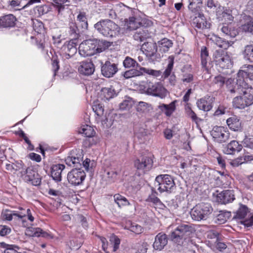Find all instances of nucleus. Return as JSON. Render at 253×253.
Listing matches in <instances>:
<instances>
[{
    "mask_svg": "<svg viewBox=\"0 0 253 253\" xmlns=\"http://www.w3.org/2000/svg\"><path fill=\"white\" fill-rule=\"evenodd\" d=\"M193 227L189 224L182 223L178 225L169 235L170 240L177 246H182L187 242L193 232Z\"/></svg>",
    "mask_w": 253,
    "mask_h": 253,
    "instance_id": "f257e3e1",
    "label": "nucleus"
},
{
    "mask_svg": "<svg viewBox=\"0 0 253 253\" xmlns=\"http://www.w3.org/2000/svg\"><path fill=\"white\" fill-rule=\"evenodd\" d=\"M98 33L107 38L116 36L120 32V27L113 21L109 19L101 20L94 25Z\"/></svg>",
    "mask_w": 253,
    "mask_h": 253,
    "instance_id": "f03ea898",
    "label": "nucleus"
},
{
    "mask_svg": "<svg viewBox=\"0 0 253 253\" xmlns=\"http://www.w3.org/2000/svg\"><path fill=\"white\" fill-rule=\"evenodd\" d=\"M143 89L145 93L163 99L168 94V90L160 82L146 81L144 83Z\"/></svg>",
    "mask_w": 253,
    "mask_h": 253,
    "instance_id": "7ed1b4c3",
    "label": "nucleus"
},
{
    "mask_svg": "<svg viewBox=\"0 0 253 253\" xmlns=\"http://www.w3.org/2000/svg\"><path fill=\"white\" fill-rule=\"evenodd\" d=\"M212 211V208L210 204L201 203L193 207L190 211V215L193 220L201 221L207 219Z\"/></svg>",
    "mask_w": 253,
    "mask_h": 253,
    "instance_id": "20e7f679",
    "label": "nucleus"
},
{
    "mask_svg": "<svg viewBox=\"0 0 253 253\" xmlns=\"http://www.w3.org/2000/svg\"><path fill=\"white\" fill-rule=\"evenodd\" d=\"M155 186H158V190L160 193H171L175 188L173 178L168 174H161L157 176L155 178Z\"/></svg>",
    "mask_w": 253,
    "mask_h": 253,
    "instance_id": "39448f33",
    "label": "nucleus"
},
{
    "mask_svg": "<svg viewBox=\"0 0 253 253\" xmlns=\"http://www.w3.org/2000/svg\"><path fill=\"white\" fill-rule=\"evenodd\" d=\"M252 88H249L248 91H244L242 94L234 98L233 105L234 107L243 109L249 107L253 104V94L251 92Z\"/></svg>",
    "mask_w": 253,
    "mask_h": 253,
    "instance_id": "423d86ee",
    "label": "nucleus"
},
{
    "mask_svg": "<svg viewBox=\"0 0 253 253\" xmlns=\"http://www.w3.org/2000/svg\"><path fill=\"white\" fill-rule=\"evenodd\" d=\"M213 61L216 66L222 69L229 68L233 64V62L227 52L222 49L215 51L213 54Z\"/></svg>",
    "mask_w": 253,
    "mask_h": 253,
    "instance_id": "0eeeda50",
    "label": "nucleus"
},
{
    "mask_svg": "<svg viewBox=\"0 0 253 253\" xmlns=\"http://www.w3.org/2000/svg\"><path fill=\"white\" fill-rule=\"evenodd\" d=\"M236 219L242 220L241 222L247 227H250L253 224V215L249 211L246 206L241 205L238 210L235 212L233 217Z\"/></svg>",
    "mask_w": 253,
    "mask_h": 253,
    "instance_id": "6e6552de",
    "label": "nucleus"
},
{
    "mask_svg": "<svg viewBox=\"0 0 253 253\" xmlns=\"http://www.w3.org/2000/svg\"><path fill=\"white\" fill-rule=\"evenodd\" d=\"M143 73L156 77L160 76L161 74L160 71L148 69L144 67H140L139 70L131 69L125 72L124 74V76L125 78L128 79L131 77L142 75Z\"/></svg>",
    "mask_w": 253,
    "mask_h": 253,
    "instance_id": "1a4fd4ad",
    "label": "nucleus"
},
{
    "mask_svg": "<svg viewBox=\"0 0 253 253\" xmlns=\"http://www.w3.org/2000/svg\"><path fill=\"white\" fill-rule=\"evenodd\" d=\"M85 177V173L81 169L75 168L68 173L67 179L70 183L74 185L81 184Z\"/></svg>",
    "mask_w": 253,
    "mask_h": 253,
    "instance_id": "9d476101",
    "label": "nucleus"
},
{
    "mask_svg": "<svg viewBox=\"0 0 253 253\" xmlns=\"http://www.w3.org/2000/svg\"><path fill=\"white\" fill-rule=\"evenodd\" d=\"M95 47L93 39L84 41L79 46V53L83 57L93 55L95 54Z\"/></svg>",
    "mask_w": 253,
    "mask_h": 253,
    "instance_id": "9b49d317",
    "label": "nucleus"
},
{
    "mask_svg": "<svg viewBox=\"0 0 253 253\" xmlns=\"http://www.w3.org/2000/svg\"><path fill=\"white\" fill-rule=\"evenodd\" d=\"M211 133L214 140L219 143L226 142L230 136L228 131L222 126H214Z\"/></svg>",
    "mask_w": 253,
    "mask_h": 253,
    "instance_id": "f8f14e48",
    "label": "nucleus"
},
{
    "mask_svg": "<svg viewBox=\"0 0 253 253\" xmlns=\"http://www.w3.org/2000/svg\"><path fill=\"white\" fill-rule=\"evenodd\" d=\"M251 87L244 79L237 76L236 83L232 86H229L228 88L231 93L241 95L244 91H248Z\"/></svg>",
    "mask_w": 253,
    "mask_h": 253,
    "instance_id": "ddd939ff",
    "label": "nucleus"
},
{
    "mask_svg": "<svg viewBox=\"0 0 253 253\" xmlns=\"http://www.w3.org/2000/svg\"><path fill=\"white\" fill-rule=\"evenodd\" d=\"M153 160L151 158L144 156L137 159L134 162L135 167L143 173L149 170L153 166Z\"/></svg>",
    "mask_w": 253,
    "mask_h": 253,
    "instance_id": "4468645a",
    "label": "nucleus"
},
{
    "mask_svg": "<svg viewBox=\"0 0 253 253\" xmlns=\"http://www.w3.org/2000/svg\"><path fill=\"white\" fill-rule=\"evenodd\" d=\"M80 132L84 134L86 137L84 141L85 147H90L93 145L94 142L92 137L95 132L91 126L88 125L84 126L80 130Z\"/></svg>",
    "mask_w": 253,
    "mask_h": 253,
    "instance_id": "2eb2a0df",
    "label": "nucleus"
},
{
    "mask_svg": "<svg viewBox=\"0 0 253 253\" xmlns=\"http://www.w3.org/2000/svg\"><path fill=\"white\" fill-rule=\"evenodd\" d=\"M216 201L221 204H226L235 200L234 192L231 190H224L216 196Z\"/></svg>",
    "mask_w": 253,
    "mask_h": 253,
    "instance_id": "dca6fc26",
    "label": "nucleus"
},
{
    "mask_svg": "<svg viewBox=\"0 0 253 253\" xmlns=\"http://www.w3.org/2000/svg\"><path fill=\"white\" fill-rule=\"evenodd\" d=\"M118 71V67L115 63H112L110 61L105 62L102 66L101 72L102 75L107 78L113 77Z\"/></svg>",
    "mask_w": 253,
    "mask_h": 253,
    "instance_id": "f3484780",
    "label": "nucleus"
},
{
    "mask_svg": "<svg viewBox=\"0 0 253 253\" xmlns=\"http://www.w3.org/2000/svg\"><path fill=\"white\" fill-rule=\"evenodd\" d=\"M141 49L146 56L152 57L157 51V45L153 42H145L142 45Z\"/></svg>",
    "mask_w": 253,
    "mask_h": 253,
    "instance_id": "a211bd4d",
    "label": "nucleus"
},
{
    "mask_svg": "<svg viewBox=\"0 0 253 253\" xmlns=\"http://www.w3.org/2000/svg\"><path fill=\"white\" fill-rule=\"evenodd\" d=\"M168 244V238L166 234L159 233L156 235L153 246L155 250L161 251Z\"/></svg>",
    "mask_w": 253,
    "mask_h": 253,
    "instance_id": "6ab92c4d",
    "label": "nucleus"
},
{
    "mask_svg": "<svg viewBox=\"0 0 253 253\" xmlns=\"http://www.w3.org/2000/svg\"><path fill=\"white\" fill-rule=\"evenodd\" d=\"M238 77L244 79L245 77L247 80L253 82V65H244L241 67L238 73Z\"/></svg>",
    "mask_w": 253,
    "mask_h": 253,
    "instance_id": "aec40b11",
    "label": "nucleus"
},
{
    "mask_svg": "<svg viewBox=\"0 0 253 253\" xmlns=\"http://www.w3.org/2000/svg\"><path fill=\"white\" fill-rule=\"evenodd\" d=\"M226 123L230 129L234 131H241L242 130V122L239 117L232 116L226 120Z\"/></svg>",
    "mask_w": 253,
    "mask_h": 253,
    "instance_id": "412c9836",
    "label": "nucleus"
},
{
    "mask_svg": "<svg viewBox=\"0 0 253 253\" xmlns=\"http://www.w3.org/2000/svg\"><path fill=\"white\" fill-rule=\"evenodd\" d=\"M80 64L78 71L81 74L89 76L93 73L95 67L92 62H82Z\"/></svg>",
    "mask_w": 253,
    "mask_h": 253,
    "instance_id": "4be33fe9",
    "label": "nucleus"
},
{
    "mask_svg": "<svg viewBox=\"0 0 253 253\" xmlns=\"http://www.w3.org/2000/svg\"><path fill=\"white\" fill-rule=\"evenodd\" d=\"M243 146L236 140L231 141L224 148V152L228 155H233L236 152H239L242 149Z\"/></svg>",
    "mask_w": 253,
    "mask_h": 253,
    "instance_id": "5701e85b",
    "label": "nucleus"
},
{
    "mask_svg": "<svg viewBox=\"0 0 253 253\" xmlns=\"http://www.w3.org/2000/svg\"><path fill=\"white\" fill-rule=\"evenodd\" d=\"M125 26L129 30H134L138 28L141 24V20L138 17L134 16L129 17L128 18L125 19Z\"/></svg>",
    "mask_w": 253,
    "mask_h": 253,
    "instance_id": "b1692460",
    "label": "nucleus"
},
{
    "mask_svg": "<svg viewBox=\"0 0 253 253\" xmlns=\"http://www.w3.org/2000/svg\"><path fill=\"white\" fill-rule=\"evenodd\" d=\"M94 45H95V54L101 53L109 48L111 45V43L106 40L93 39Z\"/></svg>",
    "mask_w": 253,
    "mask_h": 253,
    "instance_id": "393cba45",
    "label": "nucleus"
},
{
    "mask_svg": "<svg viewBox=\"0 0 253 253\" xmlns=\"http://www.w3.org/2000/svg\"><path fill=\"white\" fill-rule=\"evenodd\" d=\"M16 19L12 14H8L0 18V28L13 27Z\"/></svg>",
    "mask_w": 253,
    "mask_h": 253,
    "instance_id": "a878e982",
    "label": "nucleus"
},
{
    "mask_svg": "<svg viewBox=\"0 0 253 253\" xmlns=\"http://www.w3.org/2000/svg\"><path fill=\"white\" fill-rule=\"evenodd\" d=\"M65 169V166L62 164L54 165L51 167V175L52 178L56 181L61 180V173Z\"/></svg>",
    "mask_w": 253,
    "mask_h": 253,
    "instance_id": "bb28decb",
    "label": "nucleus"
},
{
    "mask_svg": "<svg viewBox=\"0 0 253 253\" xmlns=\"http://www.w3.org/2000/svg\"><path fill=\"white\" fill-rule=\"evenodd\" d=\"M193 24L198 29H208L210 27V24L208 23L203 15L199 14L195 17L193 21Z\"/></svg>",
    "mask_w": 253,
    "mask_h": 253,
    "instance_id": "cd10ccee",
    "label": "nucleus"
},
{
    "mask_svg": "<svg viewBox=\"0 0 253 253\" xmlns=\"http://www.w3.org/2000/svg\"><path fill=\"white\" fill-rule=\"evenodd\" d=\"M210 40L218 47L225 49L228 48L232 43L231 42L223 40L215 35L212 36Z\"/></svg>",
    "mask_w": 253,
    "mask_h": 253,
    "instance_id": "c85d7f7f",
    "label": "nucleus"
},
{
    "mask_svg": "<svg viewBox=\"0 0 253 253\" xmlns=\"http://www.w3.org/2000/svg\"><path fill=\"white\" fill-rule=\"evenodd\" d=\"M241 29L245 32L253 33V18L249 16H244Z\"/></svg>",
    "mask_w": 253,
    "mask_h": 253,
    "instance_id": "c756f323",
    "label": "nucleus"
},
{
    "mask_svg": "<svg viewBox=\"0 0 253 253\" xmlns=\"http://www.w3.org/2000/svg\"><path fill=\"white\" fill-rule=\"evenodd\" d=\"M78 39H73L65 46L66 52L70 56L74 55L77 51Z\"/></svg>",
    "mask_w": 253,
    "mask_h": 253,
    "instance_id": "7c9ffc66",
    "label": "nucleus"
},
{
    "mask_svg": "<svg viewBox=\"0 0 253 253\" xmlns=\"http://www.w3.org/2000/svg\"><path fill=\"white\" fill-rule=\"evenodd\" d=\"M197 105L199 109L204 111H209L212 107L210 98L204 97L200 99L197 101Z\"/></svg>",
    "mask_w": 253,
    "mask_h": 253,
    "instance_id": "2f4dec72",
    "label": "nucleus"
},
{
    "mask_svg": "<svg viewBox=\"0 0 253 253\" xmlns=\"http://www.w3.org/2000/svg\"><path fill=\"white\" fill-rule=\"evenodd\" d=\"M221 31L227 38H234L237 35V32L231 25H223L221 28Z\"/></svg>",
    "mask_w": 253,
    "mask_h": 253,
    "instance_id": "473e14b6",
    "label": "nucleus"
},
{
    "mask_svg": "<svg viewBox=\"0 0 253 253\" xmlns=\"http://www.w3.org/2000/svg\"><path fill=\"white\" fill-rule=\"evenodd\" d=\"M67 32L73 39H78L79 37V30L76 23L72 20L69 22L67 26Z\"/></svg>",
    "mask_w": 253,
    "mask_h": 253,
    "instance_id": "72a5a7b5",
    "label": "nucleus"
},
{
    "mask_svg": "<svg viewBox=\"0 0 253 253\" xmlns=\"http://www.w3.org/2000/svg\"><path fill=\"white\" fill-rule=\"evenodd\" d=\"M22 174H25V180L28 181H30L33 180V178H35V177H39V175L38 173L33 170L32 169L28 168H23V170L21 171Z\"/></svg>",
    "mask_w": 253,
    "mask_h": 253,
    "instance_id": "f704fd0d",
    "label": "nucleus"
},
{
    "mask_svg": "<svg viewBox=\"0 0 253 253\" xmlns=\"http://www.w3.org/2000/svg\"><path fill=\"white\" fill-rule=\"evenodd\" d=\"M159 108L163 111H165V114L167 116H170L175 109V101L171 102L169 105L162 104L159 105Z\"/></svg>",
    "mask_w": 253,
    "mask_h": 253,
    "instance_id": "c9c22d12",
    "label": "nucleus"
},
{
    "mask_svg": "<svg viewBox=\"0 0 253 253\" xmlns=\"http://www.w3.org/2000/svg\"><path fill=\"white\" fill-rule=\"evenodd\" d=\"M1 215L3 219L10 221L12 220L13 216H17L19 218H22L24 217H25L26 214V213H12L11 211H4L2 212Z\"/></svg>",
    "mask_w": 253,
    "mask_h": 253,
    "instance_id": "e433bc0d",
    "label": "nucleus"
},
{
    "mask_svg": "<svg viewBox=\"0 0 253 253\" xmlns=\"http://www.w3.org/2000/svg\"><path fill=\"white\" fill-rule=\"evenodd\" d=\"M160 50L163 52L168 51L169 49L172 46V42L167 38H164L158 42Z\"/></svg>",
    "mask_w": 253,
    "mask_h": 253,
    "instance_id": "4c0bfd02",
    "label": "nucleus"
},
{
    "mask_svg": "<svg viewBox=\"0 0 253 253\" xmlns=\"http://www.w3.org/2000/svg\"><path fill=\"white\" fill-rule=\"evenodd\" d=\"M114 198L115 203L120 208L129 205V203L125 197L119 194H115L114 196Z\"/></svg>",
    "mask_w": 253,
    "mask_h": 253,
    "instance_id": "58836bf2",
    "label": "nucleus"
},
{
    "mask_svg": "<svg viewBox=\"0 0 253 253\" xmlns=\"http://www.w3.org/2000/svg\"><path fill=\"white\" fill-rule=\"evenodd\" d=\"M23 165L20 163L6 164V169L10 172H15L16 171L23 169Z\"/></svg>",
    "mask_w": 253,
    "mask_h": 253,
    "instance_id": "ea45409f",
    "label": "nucleus"
},
{
    "mask_svg": "<svg viewBox=\"0 0 253 253\" xmlns=\"http://www.w3.org/2000/svg\"><path fill=\"white\" fill-rule=\"evenodd\" d=\"M116 94L114 89L110 87H104L101 89V95L107 100L113 97Z\"/></svg>",
    "mask_w": 253,
    "mask_h": 253,
    "instance_id": "a19ab883",
    "label": "nucleus"
},
{
    "mask_svg": "<svg viewBox=\"0 0 253 253\" xmlns=\"http://www.w3.org/2000/svg\"><path fill=\"white\" fill-rule=\"evenodd\" d=\"M223 11L222 12V17L225 21L231 22L234 19L232 15V10L230 8L223 7Z\"/></svg>",
    "mask_w": 253,
    "mask_h": 253,
    "instance_id": "79ce46f5",
    "label": "nucleus"
},
{
    "mask_svg": "<svg viewBox=\"0 0 253 253\" xmlns=\"http://www.w3.org/2000/svg\"><path fill=\"white\" fill-rule=\"evenodd\" d=\"M244 57L250 62H253V45H247L244 50Z\"/></svg>",
    "mask_w": 253,
    "mask_h": 253,
    "instance_id": "37998d69",
    "label": "nucleus"
},
{
    "mask_svg": "<svg viewBox=\"0 0 253 253\" xmlns=\"http://www.w3.org/2000/svg\"><path fill=\"white\" fill-rule=\"evenodd\" d=\"M124 66L125 68H130L131 67H140L139 65L133 59L127 56L123 62Z\"/></svg>",
    "mask_w": 253,
    "mask_h": 253,
    "instance_id": "c03bdc74",
    "label": "nucleus"
},
{
    "mask_svg": "<svg viewBox=\"0 0 253 253\" xmlns=\"http://www.w3.org/2000/svg\"><path fill=\"white\" fill-rule=\"evenodd\" d=\"M174 57L170 56L169 57V63L167 67L164 72V78H168L170 74L173 67Z\"/></svg>",
    "mask_w": 253,
    "mask_h": 253,
    "instance_id": "a18cd8bd",
    "label": "nucleus"
},
{
    "mask_svg": "<svg viewBox=\"0 0 253 253\" xmlns=\"http://www.w3.org/2000/svg\"><path fill=\"white\" fill-rule=\"evenodd\" d=\"M41 231L40 228L29 227L26 230V234L31 237H40Z\"/></svg>",
    "mask_w": 253,
    "mask_h": 253,
    "instance_id": "49530a36",
    "label": "nucleus"
},
{
    "mask_svg": "<svg viewBox=\"0 0 253 253\" xmlns=\"http://www.w3.org/2000/svg\"><path fill=\"white\" fill-rule=\"evenodd\" d=\"M201 57L202 65L203 67H206L209 57V53L207 48L205 46H203L201 48Z\"/></svg>",
    "mask_w": 253,
    "mask_h": 253,
    "instance_id": "de8ad7c7",
    "label": "nucleus"
},
{
    "mask_svg": "<svg viewBox=\"0 0 253 253\" xmlns=\"http://www.w3.org/2000/svg\"><path fill=\"white\" fill-rule=\"evenodd\" d=\"M147 37V33L144 30H140L136 32L133 35V39L137 42H143Z\"/></svg>",
    "mask_w": 253,
    "mask_h": 253,
    "instance_id": "09e8293b",
    "label": "nucleus"
},
{
    "mask_svg": "<svg viewBox=\"0 0 253 253\" xmlns=\"http://www.w3.org/2000/svg\"><path fill=\"white\" fill-rule=\"evenodd\" d=\"M77 20L81 23L82 28L84 29H87L88 23L85 13L80 12L77 16Z\"/></svg>",
    "mask_w": 253,
    "mask_h": 253,
    "instance_id": "8fccbe9b",
    "label": "nucleus"
},
{
    "mask_svg": "<svg viewBox=\"0 0 253 253\" xmlns=\"http://www.w3.org/2000/svg\"><path fill=\"white\" fill-rule=\"evenodd\" d=\"M133 105V101L130 97H127L120 104V108L121 110L129 109Z\"/></svg>",
    "mask_w": 253,
    "mask_h": 253,
    "instance_id": "3c124183",
    "label": "nucleus"
},
{
    "mask_svg": "<svg viewBox=\"0 0 253 253\" xmlns=\"http://www.w3.org/2000/svg\"><path fill=\"white\" fill-rule=\"evenodd\" d=\"M151 190L152 193L147 198L146 201L152 202L155 204L161 203L160 199L157 197V193L153 187L151 188Z\"/></svg>",
    "mask_w": 253,
    "mask_h": 253,
    "instance_id": "603ef678",
    "label": "nucleus"
},
{
    "mask_svg": "<svg viewBox=\"0 0 253 253\" xmlns=\"http://www.w3.org/2000/svg\"><path fill=\"white\" fill-rule=\"evenodd\" d=\"M110 241L113 245V251H116L119 249L120 244V239L116 235L112 234L110 237Z\"/></svg>",
    "mask_w": 253,
    "mask_h": 253,
    "instance_id": "864d4df0",
    "label": "nucleus"
},
{
    "mask_svg": "<svg viewBox=\"0 0 253 253\" xmlns=\"http://www.w3.org/2000/svg\"><path fill=\"white\" fill-rule=\"evenodd\" d=\"M242 142V146L244 147L253 149V136L248 137L245 136Z\"/></svg>",
    "mask_w": 253,
    "mask_h": 253,
    "instance_id": "5fc2aeb1",
    "label": "nucleus"
},
{
    "mask_svg": "<svg viewBox=\"0 0 253 253\" xmlns=\"http://www.w3.org/2000/svg\"><path fill=\"white\" fill-rule=\"evenodd\" d=\"M9 5L16 10L22 9L26 6L21 5V1L19 0H12L10 1Z\"/></svg>",
    "mask_w": 253,
    "mask_h": 253,
    "instance_id": "6e6d98bb",
    "label": "nucleus"
},
{
    "mask_svg": "<svg viewBox=\"0 0 253 253\" xmlns=\"http://www.w3.org/2000/svg\"><path fill=\"white\" fill-rule=\"evenodd\" d=\"M185 111L187 116L190 118L193 121L197 123L199 118L197 116L195 113L191 109L190 107L187 106L185 108Z\"/></svg>",
    "mask_w": 253,
    "mask_h": 253,
    "instance_id": "4d7b16f0",
    "label": "nucleus"
},
{
    "mask_svg": "<svg viewBox=\"0 0 253 253\" xmlns=\"http://www.w3.org/2000/svg\"><path fill=\"white\" fill-rule=\"evenodd\" d=\"M228 212H223L220 211L216 216V220L219 224L224 223L228 218Z\"/></svg>",
    "mask_w": 253,
    "mask_h": 253,
    "instance_id": "13d9d810",
    "label": "nucleus"
},
{
    "mask_svg": "<svg viewBox=\"0 0 253 253\" xmlns=\"http://www.w3.org/2000/svg\"><path fill=\"white\" fill-rule=\"evenodd\" d=\"M129 230L135 234H139L143 232V228L136 223H131Z\"/></svg>",
    "mask_w": 253,
    "mask_h": 253,
    "instance_id": "bf43d9fd",
    "label": "nucleus"
},
{
    "mask_svg": "<svg viewBox=\"0 0 253 253\" xmlns=\"http://www.w3.org/2000/svg\"><path fill=\"white\" fill-rule=\"evenodd\" d=\"M189 2L188 8L193 11V10L197 8L199 4H202V0H189Z\"/></svg>",
    "mask_w": 253,
    "mask_h": 253,
    "instance_id": "052dcab7",
    "label": "nucleus"
},
{
    "mask_svg": "<svg viewBox=\"0 0 253 253\" xmlns=\"http://www.w3.org/2000/svg\"><path fill=\"white\" fill-rule=\"evenodd\" d=\"M148 246L149 245L146 242H142L137 247V252L138 253H146Z\"/></svg>",
    "mask_w": 253,
    "mask_h": 253,
    "instance_id": "680f3d73",
    "label": "nucleus"
},
{
    "mask_svg": "<svg viewBox=\"0 0 253 253\" xmlns=\"http://www.w3.org/2000/svg\"><path fill=\"white\" fill-rule=\"evenodd\" d=\"M243 160V159L242 158V156L239 157L234 160H231L230 162V164L234 167H239L242 164H244Z\"/></svg>",
    "mask_w": 253,
    "mask_h": 253,
    "instance_id": "e2e57ef3",
    "label": "nucleus"
},
{
    "mask_svg": "<svg viewBox=\"0 0 253 253\" xmlns=\"http://www.w3.org/2000/svg\"><path fill=\"white\" fill-rule=\"evenodd\" d=\"M193 75L191 74H185L183 75L181 81L184 83H190L193 81Z\"/></svg>",
    "mask_w": 253,
    "mask_h": 253,
    "instance_id": "0e129e2a",
    "label": "nucleus"
},
{
    "mask_svg": "<svg viewBox=\"0 0 253 253\" xmlns=\"http://www.w3.org/2000/svg\"><path fill=\"white\" fill-rule=\"evenodd\" d=\"M225 81V79L220 75L215 77L213 80V82L219 86H222L224 84Z\"/></svg>",
    "mask_w": 253,
    "mask_h": 253,
    "instance_id": "69168bd1",
    "label": "nucleus"
},
{
    "mask_svg": "<svg viewBox=\"0 0 253 253\" xmlns=\"http://www.w3.org/2000/svg\"><path fill=\"white\" fill-rule=\"evenodd\" d=\"M11 229L6 226H0V235L1 236H4L10 233Z\"/></svg>",
    "mask_w": 253,
    "mask_h": 253,
    "instance_id": "338daca9",
    "label": "nucleus"
},
{
    "mask_svg": "<svg viewBox=\"0 0 253 253\" xmlns=\"http://www.w3.org/2000/svg\"><path fill=\"white\" fill-rule=\"evenodd\" d=\"M207 6L210 9L214 10L218 6L217 2H215L213 0H207Z\"/></svg>",
    "mask_w": 253,
    "mask_h": 253,
    "instance_id": "774afa93",
    "label": "nucleus"
}]
</instances>
